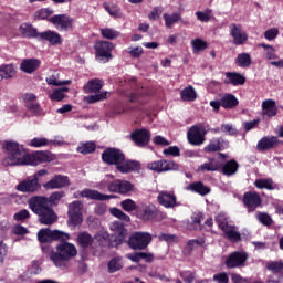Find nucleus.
Returning a JSON list of instances; mask_svg holds the SVG:
<instances>
[{
  "label": "nucleus",
  "mask_w": 283,
  "mask_h": 283,
  "mask_svg": "<svg viewBox=\"0 0 283 283\" xmlns=\"http://www.w3.org/2000/svg\"><path fill=\"white\" fill-rule=\"evenodd\" d=\"M8 158L3 163L14 167L17 165H31L36 167L42 165V163H52L54 160V155L50 151L38 150L33 154L28 153L25 149L21 148L17 142H4L2 145Z\"/></svg>",
  "instance_id": "1"
},
{
  "label": "nucleus",
  "mask_w": 283,
  "mask_h": 283,
  "mask_svg": "<svg viewBox=\"0 0 283 283\" xmlns=\"http://www.w3.org/2000/svg\"><path fill=\"white\" fill-rule=\"evenodd\" d=\"M28 205L29 209H31V211L38 216L40 224L50 227L51 224H54L56 220H59V216L54 209L50 207L48 197L33 196L29 199Z\"/></svg>",
  "instance_id": "2"
},
{
  "label": "nucleus",
  "mask_w": 283,
  "mask_h": 283,
  "mask_svg": "<svg viewBox=\"0 0 283 283\" xmlns=\"http://www.w3.org/2000/svg\"><path fill=\"white\" fill-rule=\"evenodd\" d=\"M60 244L56 245L55 251H51L49 256L55 266H61L62 262H70L73 258L78 255L76 245L67 242V240H59Z\"/></svg>",
  "instance_id": "3"
},
{
  "label": "nucleus",
  "mask_w": 283,
  "mask_h": 283,
  "mask_svg": "<svg viewBox=\"0 0 283 283\" xmlns=\"http://www.w3.org/2000/svg\"><path fill=\"white\" fill-rule=\"evenodd\" d=\"M38 240L41 244H48L50 242H59V240H70V234L60 230L44 228L38 232Z\"/></svg>",
  "instance_id": "4"
},
{
  "label": "nucleus",
  "mask_w": 283,
  "mask_h": 283,
  "mask_svg": "<svg viewBox=\"0 0 283 283\" xmlns=\"http://www.w3.org/2000/svg\"><path fill=\"white\" fill-rule=\"evenodd\" d=\"M137 218L144 222H160L165 220V213H163L156 206L148 205L137 210Z\"/></svg>",
  "instance_id": "5"
},
{
  "label": "nucleus",
  "mask_w": 283,
  "mask_h": 283,
  "mask_svg": "<svg viewBox=\"0 0 283 283\" xmlns=\"http://www.w3.org/2000/svg\"><path fill=\"white\" fill-rule=\"evenodd\" d=\"M151 233L149 232H135L129 237L128 247L130 249L143 251L151 244Z\"/></svg>",
  "instance_id": "6"
},
{
  "label": "nucleus",
  "mask_w": 283,
  "mask_h": 283,
  "mask_svg": "<svg viewBox=\"0 0 283 283\" xmlns=\"http://www.w3.org/2000/svg\"><path fill=\"white\" fill-rule=\"evenodd\" d=\"M102 160L106 165H115L116 169H118L120 164L125 163V153L118 148H106L102 153Z\"/></svg>",
  "instance_id": "7"
},
{
  "label": "nucleus",
  "mask_w": 283,
  "mask_h": 283,
  "mask_svg": "<svg viewBox=\"0 0 283 283\" xmlns=\"http://www.w3.org/2000/svg\"><path fill=\"white\" fill-rule=\"evenodd\" d=\"M95 59L103 61V63H109L112 61V50H114V43L108 41H97L94 45Z\"/></svg>",
  "instance_id": "8"
},
{
  "label": "nucleus",
  "mask_w": 283,
  "mask_h": 283,
  "mask_svg": "<svg viewBox=\"0 0 283 283\" xmlns=\"http://www.w3.org/2000/svg\"><path fill=\"white\" fill-rule=\"evenodd\" d=\"M83 202L81 201H73L69 205V210H67V224L69 227H78V224L83 223V211L82 208Z\"/></svg>",
  "instance_id": "9"
},
{
  "label": "nucleus",
  "mask_w": 283,
  "mask_h": 283,
  "mask_svg": "<svg viewBox=\"0 0 283 283\" xmlns=\"http://www.w3.org/2000/svg\"><path fill=\"white\" fill-rule=\"evenodd\" d=\"M49 23H52L60 32H69L74 30V19L67 14H55L48 19Z\"/></svg>",
  "instance_id": "10"
},
{
  "label": "nucleus",
  "mask_w": 283,
  "mask_h": 283,
  "mask_svg": "<svg viewBox=\"0 0 283 283\" xmlns=\"http://www.w3.org/2000/svg\"><path fill=\"white\" fill-rule=\"evenodd\" d=\"M249 260V254L244 251H234L231 252L224 264L227 269H242V266H247V261Z\"/></svg>",
  "instance_id": "11"
},
{
  "label": "nucleus",
  "mask_w": 283,
  "mask_h": 283,
  "mask_svg": "<svg viewBox=\"0 0 283 283\" xmlns=\"http://www.w3.org/2000/svg\"><path fill=\"white\" fill-rule=\"evenodd\" d=\"M107 191H109V193L127 196V193L134 191V184L128 180L115 179L107 184Z\"/></svg>",
  "instance_id": "12"
},
{
  "label": "nucleus",
  "mask_w": 283,
  "mask_h": 283,
  "mask_svg": "<svg viewBox=\"0 0 283 283\" xmlns=\"http://www.w3.org/2000/svg\"><path fill=\"white\" fill-rule=\"evenodd\" d=\"M265 269L272 271L273 275L266 277L265 283H283V262L271 261L266 263Z\"/></svg>",
  "instance_id": "13"
},
{
  "label": "nucleus",
  "mask_w": 283,
  "mask_h": 283,
  "mask_svg": "<svg viewBox=\"0 0 283 283\" xmlns=\"http://www.w3.org/2000/svg\"><path fill=\"white\" fill-rule=\"evenodd\" d=\"M147 169L156 171V174H163L165 171H178V165L174 160L161 159L147 164Z\"/></svg>",
  "instance_id": "14"
},
{
  "label": "nucleus",
  "mask_w": 283,
  "mask_h": 283,
  "mask_svg": "<svg viewBox=\"0 0 283 283\" xmlns=\"http://www.w3.org/2000/svg\"><path fill=\"white\" fill-rule=\"evenodd\" d=\"M15 189L21 191V193H36V191H41V184H39V178L28 177L17 185Z\"/></svg>",
  "instance_id": "15"
},
{
  "label": "nucleus",
  "mask_w": 283,
  "mask_h": 283,
  "mask_svg": "<svg viewBox=\"0 0 283 283\" xmlns=\"http://www.w3.org/2000/svg\"><path fill=\"white\" fill-rule=\"evenodd\" d=\"M187 140L189 145L193 147H200V145L205 144L206 137L205 132L198 125L191 126L187 132Z\"/></svg>",
  "instance_id": "16"
},
{
  "label": "nucleus",
  "mask_w": 283,
  "mask_h": 283,
  "mask_svg": "<svg viewBox=\"0 0 283 283\" xmlns=\"http://www.w3.org/2000/svg\"><path fill=\"white\" fill-rule=\"evenodd\" d=\"M130 139L137 147H147L151 143V132L147 128L136 129L130 134Z\"/></svg>",
  "instance_id": "17"
},
{
  "label": "nucleus",
  "mask_w": 283,
  "mask_h": 283,
  "mask_svg": "<svg viewBox=\"0 0 283 283\" xmlns=\"http://www.w3.org/2000/svg\"><path fill=\"white\" fill-rule=\"evenodd\" d=\"M216 222L218 223L219 229L227 235L228 240L231 242H240L242 240V235L240 232L235 231L233 226H229L227 221H220L219 217L216 218Z\"/></svg>",
  "instance_id": "18"
},
{
  "label": "nucleus",
  "mask_w": 283,
  "mask_h": 283,
  "mask_svg": "<svg viewBox=\"0 0 283 283\" xmlns=\"http://www.w3.org/2000/svg\"><path fill=\"white\" fill-rule=\"evenodd\" d=\"M243 205L249 211H255L262 205V197L255 191H248L243 195Z\"/></svg>",
  "instance_id": "19"
},
{
  "label": "nucleus",
  "mask_w": 283,
  "mask_h": 283,
  "mask_svg": "<svg viewBox=\"0 0 283 283\" xmlns=\"http://www.w3.org/2000/svg\"><path fill=\"white\" fill-rule=\"evenodd\" d=\"M75 198H88L90 200H99L105 202L106 200H112V196L103 195L98 190L84 189L75 193Z\"/></svg>",
  "instance_id": "20"
},
{
  "label": "nucleus",
  "mask_w": 283,
  "mask_h": 283,
  "mask_svg": "<svg viewBox=\"0 0 283 283\" xmlns=\"http://www.w3.org/2000/svg\"><path fill=\"white\" fill-rule=\"evenodd\" d=\"M63 187H70V178L63 175H55L51 180L43 184V188L50 189H63Z\"/></svg>",
  "instance_id": "21"
},
{
  "label": "nucleus",
  "mask_w": 283,
  "mask_h": 283,
  "mask_svg": "<svg viewBox=\"0 0 283 283\" xmlns=\"http://www.w3.org/2000/svg\"><path fill=\"white\" fill-rule=\"evenodd\" d=\"M280 145V139L275 136H264L256 144L258 151H269V149H275Z\"/></svg>",
  "instance_id": "22"
},
{
  "label": "nucleus",
  "mask_w": 283,
  "mask_h": 283,
  "mask_svg": "<svg viewBox=\"0 0 283 283\" xmlns=\"http://www.w3.org/2000/svg\"><path fill=\"white\" fill-rule=\"evenodd\" d=\"M230 29L234 45H244V42L249 41V35L242 32L240 24L232 23Z\"/></svg>",
  "instance_id": "23"
},
{
  "label": "nucleus",
  "mask_w": 283,
  "mask_h": 283,
  "mask_svg": "<svg viewBox=\"0 0 283 283\" xmlns=\"http://www.w3.org/2000/svg\"><path fill=\"white\" fill-rule=\"evenodd\" d=\"M261 107L263 118H274V116H277V104L275 99L263 101Z\"/></svg>",
  "instance_id": "24"
},
{
  "label": "nucleus",
  "mask_w": 283,
  "mask_h": 283,
  "mask_svg": "<svg viewBox=\"0 0 283 283\" xmlns=\"http://www.w3.org/2000/svg\"><path fill=\"white\" fill-rule=\"evenodd\" d=\"M157 201L161 207H165V209H174L177 205L176 196L167 191H161L157 197Z\"/></svg>",
  "instance_id": "25"
},
{
  "label": "nucleus",
  "mask_w": 283,
  "mask_h": 283,
  "mask_svg": "<svg viewBox=\"0 0 283 283\" xmlns=\"http://www.w3.org/2000/svg\"><path fill=\"white\" fill-rule=\"evenodd\" d=\"M38 41L48 42L50 45H61V34L55 31L48 30L40 32Z\"/></svg>",
  "instance_id": "26"
},
{
  "label": "nucleus",
  "mask_w": 283,
  "mask_h": 283,
  "mask_svg": "<svg viewBox=\"0 0 283 283\" xmlns=\"http://www.w3.org/2000/svg\"><path fill=\"white\" fill-rule=\"evenodd\" d=\"M119 174H132V171H140L139 161L127 159L124 157V161L117 167Z\"/></svg>",
  "instance_id": "27"
},
{
  "label": "nucleus",
  "mask_w": 283,
  "mask_h": 283,
  "mask_svg": "<svg viewBox=\"0 0 283 283\" xmlns=\"http://www.w3.org/2000/svg\"><path fill=\"white\" fill-rule=\"evenodd\" d=\"M41 67V61L36 59H25L20 64V70L25 74H34Z\"/></svg>",
  "instance_id": "28"
},
{
  "label": "nucleus",
  "mask_w": 283,
  "mask_h": 283,
  "mask_svg": "<svg viewBox=\"0 0 283 283\" xmlns=\"http://www.w3.org/2000/svg\"><path fill=\"white\" fill-rule=\"evenodd\" d=\"M247 83V77H244L242 74L238 72H227L224 84L226 85H233L234 87H238V85H244Z\"/></svg>",
  "instance_id": "29"
},
{
  "label": "nucleus",
  "mask_w": 283,
  "mask_h": 283,
  "mask_svg": "<svg viewBox=\"0 0 283 283\" xmlns=\"http://www.w3.org/2000/svg\"><path fill=\"white\" fill-rule=\"evenodd\" d=\"M19 32L25 39H36V41H39V34L41 33L31 23H22L19 28Z\"/></svg>",
  "instance_id": "30"
},
{
  "label": "nucleus",
  "mask_w": 283,
  "mask_h": 283,
  "mask_svg": "<svg viewBox=\"0 0 283 283\" xmlns=\"http://www.w3.org/2000/svg\"><path fill=\"white\" fill-rule=\"evenodd\" d=\"M221 105L223 109H235L240 105V101L232 93H226L221 97Z\"/></svg>",
  "instance_id": "31"
},
{
  "label": "nucleus",
  "mask_w": 283,
  "mask_h": 283,
  "mask_svg": "<svg viewBox=\"0 0 283 283\" xmlns=\"http://www.w3.org/2000/svg\"><path fill=\"white\" fill-rule=\"evenodd\" d=\"M207 154H214L216 151H224V139L222 137L213 138L203 148Z\"/></svg>",
  "instance_id": "32"
},
{
  "label": "nucleus",
  "mask_w": 283,
  "mask_h": 283,
  "mask_svg": "<svg viewBox=\"0 0 283 283\" xmlns=\"http://www.w3.org/2000/svg\"><path fill=\"white\" fill-rule=\"evenodd\" d=\"M238 169H240V164L235 159H230L221 166L223 176H234V174H238Z\"/></svg>",
  "instance_id": "33"
},
{
  "label": "nucleus",
  "mask_w": 283,
  "mask_h": 283,
  "mask_svg": "<svg viewBox=\"0 0 283 283\" xmlns=\"http://www.w3.org/2000/svg\"><path fill=\"white\" fill-rule=\"evenodd\" d=\"M76 242L81 249H90L92 244H94V238H92V234L90 232H80L77 234Z\"/></svg>",
  "instance_id": "34"
},
{
  "label": "nucleus",
  "mask_w": 283,
  "mask_h": 283,
  "mask_svg": "<svg viewBox=\"0 0 283 283\" xmlns=\"http://www.w3.org/2000/svg\"><path fill=\"white\" fill-rule=\"evenodd\" d=\"M180 98L184 103H193L198 98V94L196 93V88L193 86H187L181 90Z\"/></svg>",
  "instance_id": "35"
},
{
  "label": "nucleus",
  "mask_w": 283,
  "mask_h": 283,
  "mask_svg": "<svg viewBox=\"0 0 283 283\" xmlns=\"http://www.w3.org/2000/svg\"><path fill=\"white\" fill-rule=\"evenodd\" d=\"M103 90V82L99 78L91 80L84 85V91L87 94H96Z\"/></svg>",
  "instance_id": "36"
},
{
  "label": "nucleus",
  "mask_w": 283,
  "mask_h": 283,
  "mask_svg": "<svg viewBox=\"0 0 283 283\" xmlns=\"http://www.w3.org/2000/svg\"><path fill=\"white\" fill-rule=\"evenodd\" d=\"M190 191L198 193L199 196H209L211 193V188L205 186L202 181H196L189 185Z\"/></svg>",
  "instance_id": "37"
},
{
  "label": "nucleus",
  "mask_w": 283,
  "mask_h": 283,
  "mask_svg": "<svg viewBox=\"0 0 283 283\" xmlns=\"http://www.w3.org/2000/svg\"><path fill=\"white\" fill-rule=\"evenodd\" d=\"M254 187H256V189H268V191H274V189H277V185L271 178L256 179L254 181Z\"/></svg>",
  "instance_id": "38"
},
{
  "label": "nucleus",
  "mask_w": 283,
  "mask_h": 283,
  "mask_svg": "<svg viewBox=\"0 0 283 283\" xmlns=\"http://www.w3.org/2000/svg\"><path fill=\"white\" fill-rule=\"evenodd\" d=\"M220 169H222V161L211 159L199 166L198 171H220Z\"/></svg>",
  "instance_id": "39"
},
{
  "label": "nucleus",
  "mask_w": 283,
  "mask_h": 283,
  "mask_svg": "<svg viewBox=\"0 0 283 283\" xmlns=\"http://www.w3.org/2000/svg\"><path fill=\"white\" fill-rule=\"evenodd\" d=\"M258 48H263V56L268 61H275V59H279L277 54L275 53V48H273V45L260 43L258 44Z\"/></svg>",
  "instance_id": "40"
},
{
  "label": "nucleus",
  "mask_w": 283,
  "mask_h": 283,
  "mask_svg": "<svg viewBox=\"0 0 283 283\" xmlns=\"http://www.w3.org/2000/svg\"><path fill=\"white\" fill-rule=\"evenodd\" d=\"M164 21H165V25L168 29L174 28L175 23H178V21H180V19H182V17L180 15V13H164Z\"/></svg>",
  "instance_id": "41"
},
{
  "label": "nucleus",
  "mask_w": 283,
  "mask_h": 283,
  "mask_svg": "<svg viewBox=\"0 0 283 283\" xmlns=\"http://www.w3.org/2000/svg\"><path fill=\"white\" fill-rule=\"evenodd\" d=\"M191 45H192V52L195 54H197L198 52H205V50L209 48V44L207 43V41L200 38H196L195 40H192Z\"/></svg>",
  "instance_id": "42"
},
{
  "label": "nucleus",
  "mask_w": 283,
  "mask_h": 283,
  "mask_svg": "<svg viewBox=\"0 0 283 283\" xmlns=\"http://www.w3.org/2000/svg\"><path fill=\"white\" fill-rule=\"evenodd\" d=\"M235 65L238 67H250L251 65V54L249 53H240L235 59Z\"/></svg>",
  "instance_id": "43"
},
{
  "label": "nucleus",
  "mask_w": 283,
  "mask_h": 283,
  "mask_svg": "<svg viewBox=\"0 0 283 283\" xmlns=\"http://www.w3.org/2000/svg\"><path fill=\"white\" fill-rule=\"evenodd\" d=\"M78 154L87 156V154H94L96 151V144L94 142H87L77 147Z\"/></svg>",
  "instance_id": "44"
},
{
  "label": "nucleus",
  "mask_w": 283,
  "mask_h": 283,
  "mask_svg": "<svg viewBox=\"0 0 283 283\" xmlns=\"http://www.w3.org/2000/svg\"><path fill=\"white\" fill-rule=\"evenodd\" d=\"M17 74V70H14V65L7 64L0 66V76L1 78H12V76Z\"/></svg>",
  "instance_id": "45"
},
{
  "label": "nucleus",
  "mask_w": 283,
  "mask_h": 283,
  "mask_svg": "<svg viewBox=\"0 0 283 283\" xmlns=\"http://www.w3.org/2000/svg\"><path fill=\"white\" fill-rule=\"evenodd\" d=\"M108 273H116L117 271H120L123 269V259L119 256L113 258L108 262Z\"/></svg>",
  "instance_id": "46"
},
{
  "label": "nucleus",
  "mask_w": 283,
  "mask_h": 283,
  "mask_svg": "<svg viewBox=\"0 0 283 283\" xmlns=\"http://www.w3.org/2000/svg\"><path fill=\"white\" fill-rule=\"evenodd\" d=\"M205 244V241H200L198 239H191L187 242V247L184 248V254L185 255H191V251L193 249H198V247H202Z\"/></svg>",
  "instance_id": "47"
},
{
  "label": "nucleus",
  "mask_w": 283,
  "mask_h": 283,
  "mask_svg": "<svg viewBox=\"0 0 283 283\" xmlns=\"http://www.w3.org/2000/svg\"><path fill=\"white\" fill-rule=\"evenodd\" d=\"M132 262H140V260H145V262H151L154 260V255L147 252H135L130 255Z\"/></svg>",
  "instance_id": "48"
},
{
  "label": "nucleus",
  "mask_w": 283,
  "mask_h": 283,
  "mask_svg": "<svg viewBox=\"0 0 283 283\" xmlns=\"http://www.w3.org/2000/svg\"><path fill=\"white\" fill-rule=\"evenodd\" d=\"M62 198H65V191H55L50 195L48 202L51 205V207H56L59 202H61Z\"/></svg>",
  "instance_id": "49"
},
{
  "label": "nucleus",
  "mask_w": 283,
  "mask_h": 283,
  "mask_svg": "<svg viewBox=\"0 0 283 283\" xmlns=\"http://www.w3.org/2000/svg\"><path fill=\"white\" fill-rule=\"evenodd\" d=\"M111 229L116 231L119 235V240H125V233H127V229H125V224L120 221H115L112 223Z\"/></svg>",
  "instance_id": "50"
},
{
  "label": "nucleus",
  "mask_w": 283,
  "mask_h": 283,
  "mask_svg": "<svg viewBox=\"0 0 283 283\" xmlns=\"http://www.w3.org/2000/svg\"><path fill=\"white\" fill-rule=\"evenodd\" d=\"M104 8L113 19H123V11L118 8V6H109V4H104Z\"/></svg>",
  "instance_id": "51"
},
{
  "label": "nucleus",
  "mask_w": 283,
  "mask_h": 283,
  "mask_svg": "<svg viewBox=\"0 0 283 283\" xmlns=\"http://www.w3.org/2000/svg\"><path fill=\"white\" fill-rule=\"evenodd\" d=\"M101 34L103 39H108L109 41H114V39L120 36V32L109 28L101 29Z\"/></svg>",
  "instance_id": "52"
},
{
  "label": "nucleus",
  "mask_w": 283,
  "mask_h": 283,
  "mask_svg": "<svg viewBox=\"0 0 283 283\" xmlns=\"http://www.w3.org/2000/svg\"><path fill=\"white\" fill-rule=\"evenodd\" d=\"M107 98V92H101L95 95H88L84 98L88 105H93V103H98L101 101H105Z\"/></svg>",
  "instance_id": "53"
},
{
  "label": "nucleus",
  "mask_w": 283,
  "mask_h": 283,
  "mask_svg": "<svg viewBox=\"0 0 283 283\" xmlns=\"http://www.w3.org/2000/svg\"><path fill=\"white\" fill-rule=\"evenodd\" d=\"M122 209H124L127 213H132V211H136L138 209V206L136 205V201L132 199H125L120 202Z\"/></svg>",
  "instance_id": "54"
},
{
  "label": "nucleus",
  "mask_w": 283,
  "mask_h": 283,
  "mask_svg": "<svg viewBox=\"0 0 283 283\" xmlns=\"http://www.w3.org/2000/svg\"><path fill=\"white\" fill-rule=\"evenodd\" d=\"M49 144L50 142L45 137H34L29 143L30 147H35V148L48 147Z\"/></svg>",
  "instance_id": "55"
},
{
  "label": "nucleus",
  "mask_w": 283,
  "mask_h": 283,
  "mask_svg": "<svg viewBox=\"0 0 283 283\" xmlns=\"http://www.w3.org/2000/svg\"><path fill=\"white\" fill-rule=\"evenodd\" d=\"M52 14H54V10L50 8L39 9L35 12V17L39 19V21H45V19H49V17H52Z\"/></svg>",
  "instance_id": "56"
},
{
  "label": "nucleus",
  "mask_w": 283,
  "mask_h": 283,
  "mask_svg": "<svg viewBox=\"0 0 283 283\" xmlns=\"http://www.w3.org/2000/svg\"><path fill=\"white\" fill-rule=\"evenodd\" d=\"M111 214L115 218H118V220H123V222H130L132 220V218H129V214H126L125 212H123V210L118 208H112Z\"/></svg>",
  "instance_id": "57"
},
{
  "label": "nucleus",
  "mask_w": 283,
  "mask_h": 283,
  "mask_svg": "<svg viewBox=\"0 0 283 283\" xmlns=\"http://www.w3.org/2000/svg\"><path fill=\"white\" fill-rule=\"evenodd\" d=\"M256 218H258L259 222H261V224H263V227H271V224H273V219L266 212H259L256 214Z\"/></svg>",
  "instance_id": "58"
},
{
  "label": "nucleus",
  "mask_w": 283,
  "mask_h": 283,
  "mask_svg": "<svg viewBox=\"0 0 283 283\" xmlns=\"http://www.w3.org/2000/svg\"><path fill=\"white\" fill-rule=\"evenodd\" d=\"M28 218H30V211H28V209H22L13 216L17 222H23V220H28Z\"/></svg>",
  "instance_id": "59"
},
{
  "label": "nucleus",
  "mask_w": 283,
  "mask_h": 283,
  "mask_svg": "<svg viewBox=\"0 0 283 283\" xmlns=\"http://www.w3.org/2000/svg\"><path fill=\"white\" fill-rule=\"evenodd\" d=\"M27 109H29V112H31L34 116H41L43 109H41V104L36 103H32V104H27L25 105Z\"/></svg>",
  "instance_id": "60"
},
{
  "label": "nucleus",
  "mask_w": 283,
  "mask_h": 283,
  "mask_svg": "<svg viewBox=\"0 0 283 283\" xmlns=\"http://www.w3.org/2000/svg\"><path fill=\"white\" fill-rule=\"evenodd\" d=\"M127 53L132 59H140V56H143V46L128 48Z\"/></svg>",
  "instance_id": "61"
},
{
  "label": "nucleus",
  "mask_w": 283,
  "mask_h": 283,
  "mask_svg": "<svg viewBox=\"0 0 283 283\" xmlns=\"http://www.w3.org/2000/svg\"><path fill=\"white\" fill-rule=\"evenodd\" d=\"M277 34H280V30L277 28H271L264 32V39L273 41V39L277 38Z\"/></svg>",
  "instance_id": "62"
},
{
  "label": "nucleus",
  "mask_w": 283,
  "mask_h": 283,
  "mask_svg": "<svg viewBox=\"0 0 283 283\" xmlns=\"http://www.w3.org/2000/svg\"><path fill=\"white\" fill-rule=\"evenodd\" d=\"M213 282L218 283H229V275L227 272H220L213 275Z\"/></svg>",
  "instance_id": "63"
},
{
  "label": "nucleus",
  "mask_w": 283,
  "mask_h": 283,
  "mask_svg": "<svg viewBox=\"0 0 283 283\" xmlns=\"http://www.w3.org/2000/svg\"><path fill=\"white\" fill-rule=\"evenodd\" d=\"M180 276L182 277L184 282L186 283H193L196 280V273L195 272H180Z\"/></svg>",
  "instance_id": "64"
}]
</instances>
